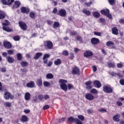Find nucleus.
Returning a JSON list of instances; mask_svg holds the SVG:
<instances>
[{
    "instance_id": "obj_13",
    "label": "nucleus",
    "mask_w": 124,
    "mask_h": 124,
    "mask_svg": "<svg viewBox=\"0 0 124 124\" xmlns=\"http://www.w3.org/2000/svg\"><path fill=\"white\" fill-rule=\"evenodd\" d=\"M93 85L95 88H98V89H99V88L101 87V83H100V81L98 80H95L93 82Z\"/></svg>"
},
{
    "instance_id": "obj_31",
    "label": "nucleus",
    "mask_w": 124,
    "mask_h": 124,
    "mask_svg": "<svg viewBox=\"0 0 124 124\" xmlns=\"http://www.w3.org/2000/svg\"><path fill=\"white\" fill-rule=\"evenodd\" d=\"M93 16L96 18H99V17H100V15L99 14V13L97 12H94L93 13Z\"/></svg>"
},
{
    "instance_id": "obj_52",
    "label": "nucleus",
    "mask_w": 124,
    "mask_h": 124,
    "mask_svg": "<svg viewBox=\"0 0 124 124\" xmlns=\"http://www.w3.org/2000/svg\"><path fill=\"white\" fill-rule=\"evenodd\" d=\"M70 58H71V60H73L74 59V54L72 52L70 53Z\"/></svg>"
},
{
    "instance_id": "obj_12",
    "label": "nucleus",
    "mask_w": 124,
    "mask_h": 124,
    "mask_svg": "<svg viewBox=\"0 0 124 124\" xmlns=\"http://www.w3.org/2000/svg\"><path fill=\"white\" fill-rule=\"evenodd\" d=\"M106 46L109 48H115V44L112 41H109L107 42Z\"/></svg>"
},
{
    "instance_id": "obj_56",
    "label": "nucleus",
    "mask_w": 124,
    "mask_h": 124,
    "mask_svg": "<svg viewBox=\"0 0 124 124\" xmlns=\"http://www.w3.org/2000/svg\"><path fill=\"white\" fill-rule=\"evenodd\" d=\"M65 120V117H62L61 118V120H59L58 121V123H62V122H64V120Z\"/></svg>"
},
{
    "instance_id": "obj_43",
    "label": "nucleus",
    "mask_w": 124,
    "mask_h": 124,
    "mask_svg": "<svg viewBox=\"0 0 124 124\" xmlns=\"http://www.w3.org/2000/svg\"><path fill=\"white\" fill-rule=\"evenodd\" d=\"M68 90H71V89H73L74 86L72 84H68L67 85Z\"/></svg>"
},
{
    "instance_id": "obj_18",
    "label": "nucleus",
    "mask_w": 124,
    "mask_h": 124,
    "mask_svg": "<svg viewBox=\"0 0 124 124\" xmlns=\"http://www.w3.org/2000/svg\"><path fill=\"white\" fill-rule=\"evenodd\" d=\"M91 43L92 44H97V43H99V40L96 38H93L91 39Z\"/></svg>"
},
{
    "instance_id": "obj_1",
    "label": "nucleus",
    "mask_w": 124,
    "mask_h": 124,
    "mask_svg": "<svg viewBox=\"0 0 124 124\" xmlns=\"http://www.w3.org/2000/svg\"><path fill=\"white\" fill-rule=\"evenodd\" d=\"M59 83L60 84V88L62 89V90L64 91L65 92H67V85H66V83H67V80L65 79H60Z\"/></svg>"
},
{
    "instance_id": "obj_9",
    "label": "nucleus",
    "mask_w": 124,
    "mask_h": 124,
    "mask_svg": "<svg viewBox=\"0 0 124 124\" xmlns=\"http://www.w3.org/2000/svg\"><path fill=\"white\" fill-rule=\"evenodd\" d=\"M58 15H59V16H61L62 17L66 16V11L63 9L60 10L58 12Z\"/></svg>"
},
{
    "instance_id": "obj_17",
    "label": "nucleus",
    "mask_w": 124,
    "mask_h": 124,
    "mask_svg": "<svg viewBox=\"0 0 124 124\" xmlns=\"http://www.w3.org/2000/svg\"><path fill=\"white\" fill-rule=\"evenodd\" d=\"M84 57H86V58H88V57H91L93 56V52L91 51H86L84 52Z\"/></svg>"
},
{
    "instance_id": "obj_35",
    "label": "nucleus",
    "mask_w": 124,
    "mask_h": 124,
    "mask_svg": "<svg viewBox=\"0 0 124 124\" xmlns=\"http://www.w3.org/2000/svg\"><path fill=\"white\" fill-rule=\"evenodd\" d=\"M90 92L91 93H93L94 94H96L98 93L97 90L95 89H93L91 90Z\"/></svg>"
},
{
    "instance_id": "obj_54",
    "label": "nucleus",
    "mask_w": 124,
    "mask_h": 124,
    "mask_svg": "<svg viewBox=\"0 0 124 124\" xmlns=\"http://www.w3.org/2000/svg\"><path fill=\"white\" fill-rule=\"evenodd\" d=\"M92 4H93V2L92 1L89 3L85 2L84 3L85 5H87V6H91V5H92Z\"/></svg>"
},
{
    "instance_id": "obj_62",
    "label": "nucleus",
    "mask_w": 124,
    "mask_h": 124,
    "mask_svg": "<svg viewBox=\"0 0 124 124\" xmlns=\"http://www.w3.org/2000/svg\"><path fill=\"white\" fill-rule=\"evenodd\" d=\"M120 83L121 85H124V79H122L120 80Z\"/></svg>"
},
{
    "instance_id": "obj_14",
    "label": "nucleus",
    "mask_w": 124,
    "mask_h": 124,
    "mask_svg": "<svg viewBox=\"0 0 124 124\" xmlns=\"http://www.w3.org/2000/svg\"><path fill=\"white\" fill-rule=\"evenodd\" d=\"M21 5V2L19 1H16L14 2V4L12 7V9H15V8H18Z\"/></svg>"
},
{
    "instance_id": "obj_4",
    "label": "nucleus",
    "mask_w": 124,
    "mask_h": 124,
    "mask_svg": "<svg viewBox=\"0 0 124 124\" xmlns=\"http://www.w3.org/2000/svg\"><path fill=\"white\" fill-rule=\"evenodd\" d=\"M44 45L46 49H53V43L50 41H46L44 42Z\"/></svg>"
},
{
    "instance_id": "obj_5",
    "label": "nucleus",
    "mask_w": 124,
    "mask_h": 124,
    "mask_svg": "<svg viewBox=\"0 0 124 124\" xmlns=\"http://www.w3.org/2000/svg\"><path fill=\"white\" fill-rule=\"evenodd\" d=\"M101 13H102L103 15H106V16L109 18V19H112V16L110 14H109V10H108V9L101 10Z\"/></svg>"
},
{
    "instance_id": "obj_25",
    "label": "nucleus",
    "mask_w": 124,
    "mask_h": 124,
    "mask_svg": "<svg viewBox=\"0 0 124 124\" xmlns=\"http://www.w3.org/2000/svg\"><path fill=\"white\" fill-rule=\"evenodd\" d=\"M112 33L113 34H115V35H118V34H119L118 30L116 27H114L113 28H112Z\"/></svg>"
},
{
    "instance_id": "obj_7",
    "label": "nucleus",
    "mask_w": 124,
    "mask_h": 124,
    "mask_svg": "<svg viewBox=\"0 0 124 124\" xmlns=\"http://www.w3.org/2000/svg\"><path fill=\"white\" fill-rule=\"evenodd\" d=\"M103 91L107 93H111L113 92V89L108 86L105 85L103 86Z\"/></svg>"
},
{
    "instance_id": "obj_38",
    "label": "nucleus",
    "mask_w": 124,
    "mask_h": 124,
    "mask_svg": "<svg viewBox=\"0 0 124 124\" xmlns=\"http://www.w3.org/2000/svg\"><path fill=\"white\" fill-rule=\"evenodd\" d=\"M16 56H17V60L18 61H21V60H22V54H21L20 53H18L16 55Z\"/></svg>"
},
{
    "instance_id": "obj_40",
    "label": "nucleus",
    "mask_w": 124,
    "mask_h": 124,
    "mask_svg": "<svg viewBox=\"0 0 124 124\" xmlns=\"http://www.w3.org/2000/svg\"><path fill=\"white\" fill-rule=\"evenodd\" d=\"M21 66L24 67L25 66H27L28 65V62H22L21 63Z\"/></svg>"
},
{
    "instance_id": "obj_47",
    "label": "nucleus",
    "mask_w": 124,
    "mask_h": 124,
    "mask_svg": "<svg viewBox=\"0 0 124 124\" xmlns=\"http://www.w3.org/2000/svg\"><path fill=\"white\" fill-rule=\"evenodd\" d=\"M108 2L110 5H113L115 3V0H109Z\"/></svg>"
},
{
    "instance_id": "obj_21",
    "label": "nucleus",
    "mask_w": 124,
    "mask_h": 124,
    "mask_svg": "<svg viewBox=\"0 0 124 124\" xmlns=\"http://www.w3.org/2000/svg\"><path fill=\"white\" fill-rule=\"evenodd\" d=\"M21 11L22 13H29L30 10L25 7H22L21 8Z\"/></svg>"
},
{
    "instance_id": "obj_50",
    "label": "nucleus",
    "mask_w": 124,
    "mask_h": 124,
    "mask_svg": "<svg viewBox=\"0 0 124 124\" xmlns=\"http://www.w3.org/2000/svg\"><path fill=\"white\" fill-rule=\"evenodd\" d=\"M94 34L95 35H97V36H100L101 35V32H100L94 31Z\"/></svg>"
},
{
    "instance_id": "obj_32",
    "label": "nucleus",
    "mask_w": 124,
    "mask_h": 124,
    "mask_svg": "<svg viewBox=\"0 0 124 124\" xmlns=\"http://www.w3.org/2000/svg\"><path fill=\"white\" fill-rule=\"evenodd\" d=\"M62 63V61L61 59H57L56 61L54 62V64L55 65H59Z\"/></svg>"
},
{
    "instance_id": "obj_59",
    "label": "nucleus",
    "mask_w": 124,
    "mask_h": 124,
    "mask_svg": "<svg viewBox=\"0 0 124 124\" xmlns=\"http://www.w3.org/2000/svg\"><path fill=\"white\" fill-rule=\"evenodd\" d=\"M0 69L2 72H6V68H1Z\"/></svg>"
},
{
    "instance_id": "obj_44",
    "label": "nucleus",
    "mask_w": 124,
    "mask_h": 124,
    "mask_svg": "<svg viewBox=\"0 0 124 124\" xmlns=\"http://www.w3.org/2000/svg\"><path fill=\"white\" fill-rule=\"evenodd\" d=\"M7 52L9 55H13L14 54V50H7Z\"/></svg>"
},
{
    "instance_id": "obj_10",
    "label": "nucleus",
    "mask_w": 124,
    "mask_h": 124,
    "mask_svg": "<svg viewBox=\"0 0 124 124\" xmlns=\"http://www.w3.org/2000/svg\"><path fill=\"white\" fill-rule=\"evenodd\" d=\"M85 98L87 99V100L91 101L94 99V96L91 93H86L85 95Z\"/></svg>"
},
{
    "instance_id": "obj_11",
    "label": "nucleus",
    "mask_w": 124,
    "mask_h": 124,
    "mask_svg": "<svg viewBox=\"0 0 124 124\" xmlns=\"http://www.w3.org/2000/svg\"><path fill=\"white\" fill-rule=\"evenodd\" d=\"M3 46L6 49H9V48H11V43L8 41H4L3 42Z\"/></svg>"
},
{
    "instance_id": "obj_58",
    "label": "nucleus",
    "mask_w": 124,
    "mask_h": 124,
    "mask_svg": "<svg viewBox=\"0 0 124 124\" xmlns=\"http://www.w3.org/2000/svg\"><path fill=\"white\" fill-rule=\"evenodd\" d=\"M116 104H117L118 106H122L123 105V103L121 101H117Z\"/></svg>"
},
{
    "instance_id": "obj_53",
    "label": "nucleus",
    "mask_w": 124,
    "mask_h": 124,
    "mask_svg": "<svg viewBox=\"0 0 124 124\" xmlns=\"http://www.w3.org/2000/svg\"><path fill=\"white\" fill-rule=\"evenodd\" d=\"M5 105L7 106V107H10V106H11V103L8 102H6L5 103Z\"/></svg>"
},
{
    "instance_id": "obj_27",
    "label": "nucleus",
    "mask_w": 124,
    "mask_h": 124,
    "mask_svg": "<svg viewBox=\"0 0 124 124\" xmlns=\"http://www.w3.org/2000/svg\"><path fill=\"white\" fill-rule=\"evenodd\" d=\"M25 100H30L31 99V93H26L25 94Z\"/></svg>"
},
{
    "instance_id": "obj_48",
    "label": "nucleus",
    "mask_w": 124,
    "mask_h": 124,
    "mask_svg": "<svg viewBox=\"0 0 124 124\" xmlns=\"http://www.w3.org/2000/svg\"><path fill=\"white\" fill-rule=\"evenodd\" d=\"M43 58H44V59H46L48 60V59H49V58H50V55L48 54H46L44 55Z\"/></svg>"
},
{
    "instance_id": "obj_42",
    "label": "nucleus",
    "mask_w": 124,
    "mask_h": 124,
    "mask_svg": "<svg viewBox=\"0 0 124 124\" xmlns=\"http://www.w3.org/2000/svg\"><path fill=\"white\" fill-rule=\"evenodd\" d=\"M43 84L45 87H49V86H50V83L48 81H45L43 82Z\"/></svg>"
},
{
    "instance_id": "obj_26",
    "label": "nucleus",
    "mask_w": 124,
    "mask_h": 124,
    "mask_svg": "<svg viewBox=\"0 0 124 124\" xmlns=\"http://www.w3.org/2000/svg\"><path fill=\"white\" fill-rule=\"evenodd\" d=\"M36 84L39 87H41L42 86V78H40L37 80Z\"/></svg>"
},
{
    "instance_id": "obj_2",
    "label": "nucleus",
    "mask_w": 124,
    "mask_h": 124,
    "mask_svg": "<svg viewBox=\"0 0 124 124\" xmlns=\"http://www.w3.org/2000/svg\"><path fill=\"white\" fill-rule=\"evenodd\" d=\"M6 23H2L3 27L2 29L4 30V31H8V32H10L11 31H13V30L12 29H9V27H8L7 26L9 25V22L8 20H5Z\"/></svg>"
},
{
    "instance_id": "obj_16",
    "label": "nucleus",
    "mask_w": 124,
    "mask_h": 124,
    "mask_svg": "<svg viewBox=\"0 0 124 124\" xmlns=\"http://www.w3.org/2000/svg\"><path fill=\"white\" fill-rule=\"evenodd\" d=\"M85 85L87 86L86 87V89L87 90H91L93 88L92 86H91L92 85V81H88L85 82Z\"/></svg>"
},
{
    "instance_id": "obj_64",
    "label": "nucleus",
    "mask_w": 124,
    "mask_h": 124,
    "mask_svg": "<svg viewBox=\"0 0 124 124\" xmlns=\"http://www.w3.org/2000/svg\"><path fill=\"white\" fill-rule=\"evenodd\" d=\"M1 1L3 4H7V1H6V0H1Z\"/></svg>"
},
{
    "instance_id": "obj_24",
    "label": "nucleus",
    "mask_w": 124,
    "mask_h": 124,
    "mask_svg": "<svg viewBox=\"0 0 124 124\" xmlns=\"http://www.w3.org/2000/svg\"><path fill=\"white\" fill-rule=\"evenodd\" d=\"M10 93H9V92L5 93L4 94V97L5 99H6V100H8V99L10 98Z\"/></svg>"
},
{
    "instance_id": "obj_55",
    "label": "nucleus",
    "mask_w": 124,
    "mask_h": 124,
    "mask_svg": "<svg viewBox=\"0 0 124 124\" xmlns=\"http://www.w3.org/2000/svg\"><path fill=\"white\" fill-rule=\"evenodd\" d=\"M53 64V62H48L46 64L47 66H48L50 67V66H52V65Z\"/></svg>"
},
{
    "instance_id": "obj_37",
    "label": "nucleus",
    "mask_w": 124,
    "mask_h": 124,
    "mask_svg": "<svg viewBox=\"0 0 124 124\" xmlns=\"http://www.w3.org/2000/svg\"><path fill=\"white\" fill-rule=\"evenodd\" d=\"M108 65L109 67H114L115 66V63L109 62L108 63Z\"/></svg>"
},
{
    "instance_id": "obj_6",
    "label": "nucleus",
    "mask_w": 124,
    "mask_h": 124,
    "mask_svg": "<svg viewBox=\"0 0 124 124\" xmlns=\"http://www.w3.org/2000/svg\"><path fill=\"white\" fill-rule=\"evenodd\" d=\"M38 98L39 100H40L41 101H44L45 100H47L50 98V96L48 94L46 95H39L38 96Z\"/></svg>"
},
{
    "instance_id": "obj_8",
    "label": "nucleus",
    "mask_w": 124,
    "mask_h": 124,
    "mask_svg": "<svg viewBox=\"0 0 124 124\" xmlns=\"http://www.w3.org/2000/svg\"><path fill=\"white\" fill-rule=\"evenodd\" d=\"M72 73L75 75H80V69L77 67H75L73 69Z\"/></svg>"
},
{
    "instance_id": "obj_51",
    "label": "nucleus",
    "mask_w": 124,
    "mask_h": 124,
    "mask_svg": "<svg viewBox=\"0 0 124 124\" xmlns=\"http://www.w3.org/2000/svg\"><path fill=\"white\" fill-rule=\"evenodd\" d=\"M14 2V0H8L7 1V4L8 5L11 4V3Z\"/></svg>"
},
{
    "instance_id": "obj_36",
    "label": "nucleus",
    "mask_w": 124,
    "mask_h": 124,
    "mask_svg": "<svg viewBox=\"0 0 124 124\" xmlns=\"http://www.w3.org/2000/svg\"><path fill=\"white\" fill-rule=\"evenodd\" d=\"M59 26H60V23L58 22H55L53 25V28L54 29H57V28L59 27Z\"/></svg>"
},
{
    "instance_id": "obj_41",
    "label": "nucleus",
    "mask_w": 124,
    "mask_h": 124,
    "mask_svg": "<svg viewBox=\"0 0 124 124\" xmlns=\"http://www.w3.org/2000/svg\"><path fill=\"white\" fill-rule=\"evenodd\" d=\"M111 75H112V76H113L114 77H115V76H118L119 77H121L120 74H117L114 72L111 73Z\"/></svg>"
},
{
    "instance_id": "obj_33",
    "label": "nucleus",
    "mask_w": 124,
    "mask_h": 124,
    "mask_svg": "<svg viewBox=\"0 0 124 124\" xmlns=\"http://www.w3.org/2000/svg\"><path fill=\"white\" fill-rule=\"evenodd\" d=\"M46 78H47V79H53L54 76L52 74H47L46 76Z\"/></svg>"
},
{
    "instance_id": "obj_29",
    "label": "nucleus",
    "mask_w": 124,
    "mask_h": 124,
    "mask_svg": "<svg viewBox=\"0 0 124 124\" xmlns=\"http://www.w3.org/2000/svg\"><path fill=\"white\" fill-rule=\"evenodd\" d=\"M6 59L9 63H12L14 62V59L11 58L10 56L6 57Z\"/></svg>"
},
{
    "instance_id": "obj_30",
    "label": "nucleus",
    "mask_w": 124,
    "mask_h": 124,
    "mask_svg": "<svg viewBox=\"0 0 124 124\" xmlns=\"http://www.w3.org/2000/svg\"><path fill=\"white\" fill-rule=\"evenodd\" d=\"M5 18V13L0 11V19H4Z\"/></svg>"
},
{
    "instance_id": "obj_60",
    "label": "nucleus",
    "mask_w": 124,
    "mask_h": 124,
    "mask_svg": "<svg viewBox=\"0 0 124 124\" xmlns=\"http://www.w3.org/2000/svg\"><path fill=\"white\" fill-rule=\"evenodd\" d=\"M43 62L44 63H47V62H48V59H46V58H45L43 57Z\"/></svg>"
},
{
    "instance_id": "obj_45",
    "label": "nucleus",
    "mask_w": 124,
    "mask_h": 124,
    "mask_svg": "<svg viewBox=\"0 0 124 124\" xmlns=\"http://www.w3.org/2000/svg\"><path fill=\"white\" fill-rule=\"evenodd\" d=\"M30 15V17L32 18V19H34V18L35 17V14L33 12H31Z\"/></svg>"
},
{
    "instance_id": "obj_28",
    "label": "nucleus",
    "mask_w": 124,
    "mask_h": 124,
    "mask_svg": "<svg viewBox=\"0 0 124 124\" xmlns=\"http://www.w3.org/2000/svg\"><path fill=\"white\" fill-rule=\"evenodd\" d=\"M27 87H28V88H33V87H34V82H33V81H31L27 84Z\"/></svg>"
},
{
    "instance_id": "obj_20",
    "label": "nucleus",
    "mask_w": 124,
    "mask_h": 124,
    "mask_svg": "<svg viewBox=\"0 0 124 124\" xmlns=\"http://www.w3.org/2000/svg\"><path fill=\"white\" fill-rule=\"evenodd\" d=\"M121 117V115L120 114H116L113 117V120L114 122H120V118Z\"/></svg>"
},
{
    "instance_id": "obj_63",
    "label": "nucleus",
    "mask_w": 124,
    "mask_h": 124,
    "mask_svg": "<svg viewBox=\"0 0 124 124\" xmlns=\"http://www.w3.org/2000/svg\"><path fill=\"white\" fill-rule=\"evenodd\" d=\"M46 23L48 25H52V24H53V21H50V20H47L46 21Z\"/></svg>"
},
{
    "instance_id": "obj_46",
    "label": "nucleus",
    "mask_w": 124,
    "mask_h": 124,
    "mask_svg": "<svg viewBox=\"0 0 124 124\" xmlns=\"http://www.w3.org/2000/svg\"><path fill=\"white\" fill-rule=\"evenodd\" d=\"M99 112H101V113H105L107 112V110L104 108H100V109H99Z\"/></svg>"
},
{
    "instance_id": "obj_49",
    "label": "nucleus",
    "mask_w": 124,
    "mask_h": 124,
    "mask_svg": "<svg viewBox=\"0 0 124 124\" xmlns=\"http://www.w3.org/2000/svg\"><path fill=\"white\" fill-rule=\"evenodd\" d=\"M62 53L64 56H68V55L69 54V53H68V51L67 50L63 51Z\"/></svg>"
},
{
    "instance_id": "obj_15",
    "label": "nucleus",
    "mask_w": 124,
    "mask_h": 124,
    "mask_svg": "<svg viewBox=\"0 0 124 124\" xmlns=\"http://www.w3.org/2000/svg\"><path fill=\"white\" fill-rule=\"evenodd\" d=\"M19 27H20L21 29L23 30V31H26L27 30V25L26 23H24L22 22H19Z\"/></svg>"
},
{
    "instance_id": "obj_61",
    "label": "nucleus",
    "mask_w": 124,
    "mask_h": 124,
    "mask_svg": "<svg viewBox=\"0 0 124 124\" xmlns=\"http://www.w3.org/2000/svg\"><path fill=\"white\" fill-rule=\"evenodd\" d=\"M70 34L72 36H75V35H76V34H77V32L76 31H73V32H71Z\"/></svg>"
},
{
    "instance_id": "obj_34",
    "label": "nucleus",
    "mask_w": 124,
    "mask_h": 124,
    "mask_svg": "<svg viewBox=\"0 0 124 124\" xmlns=\"http://www.w3.org/2000/svg\"><path fill=\"white\" fill-rule=\"evenodd\" d=\"M78 119H79V120H80V121H81L82 122L85 120V117H84V116L82 115H78Z\"/></svg>"
},
{
    "instance_id": "obj_23",
    "label": "nucleus",
    "mask_w": 124,
    "mask_h": 124,
    "mask_svg": "<svg viewBox=\"0 0 124 124\" xmlns=\"http://www.w3.org/2000/svg\"><path fill=\"white\" fill-rule=\"evenodd\" d=\"M82 12H83V13H84V14H85L87 16H91V11H90L87 9H84L82 10Z\"/></svg>"
},
{
    "instance_id": "obj_19",
    "label": "nucleus",
    "mask_w": 124,
    "mask_h": 124,
    "mask_svg": "<svg viewBox=\"0 0 124 124\" xmlns=\"http://www.w3.org/2000/svg\"><path fill=\"white\" fill-rule=\"evenodd\" d=\"M20 121L22 123H26V122H28V121H29V118L26 115H22L21 116V118L20 119Z\"/></svg>"
},
{
    "instance_id": "obj_3",
    "label": "nucleus",
    "mask_w": 124,
    "mask_h": 124,
    "mask_svg": "<svg viewBox=\"0 0 124 124\" xmlns=\"http://www.w3.org/2000/svg\"><path fill=\"white\" fill-rule=\"evenodd\" d=\"M68 122H69L70 123H73V122H74L76 124H83V123L78 118L75 119L72 117H69L68 119Z\"/></svg>"
},
{
    "instance_id": "obj_22",
    "label": "nucleus",
    "mask_w": 124,
    "mask_h": 124,
    "mask_svg": "<svg viewBox=\"0 0 124 124\" xmlns=\"http://www.w3.org/2000/svg\"><path fill=\"white\" fill-rule=\"evenodd\" d=\"M43 54L41 52H37L36 53L35 56L34 57V59L35 60H38L40 57H42L43 56Z\"/></svg>"
},
{
    "instance_id": "obj_57",
    "label": "nucleus",
    "mask_w": 124,
    "mask_h": 124,
    "mask_svg": "<svg viewBox=\"0 0 124 124\" xmlns=\"http://www.w3.org/2000/svg\"><path fill=\"white\" fill-rule=\"evenodd\" d=\"M92 68H93V72H95V71H96V70H97V68H96V66H93Z\"/></svg>"
},
{
    "instance_id": "obj_39",
    "label": "nucleus",
    "mask_w": 124,
    "mask_h": 124,
    "mask_svg": "<svg viewBox=\"0 0 124 124\" xmlns=\"http://www.w3.org/2000/svg\"><path fill=\"white\" fill-rule=\"evenodd\" d=\"M13 39L15 41H19L20 40V37L19 36H15L13 37Z\"/></svg>"
}]
</instances>
